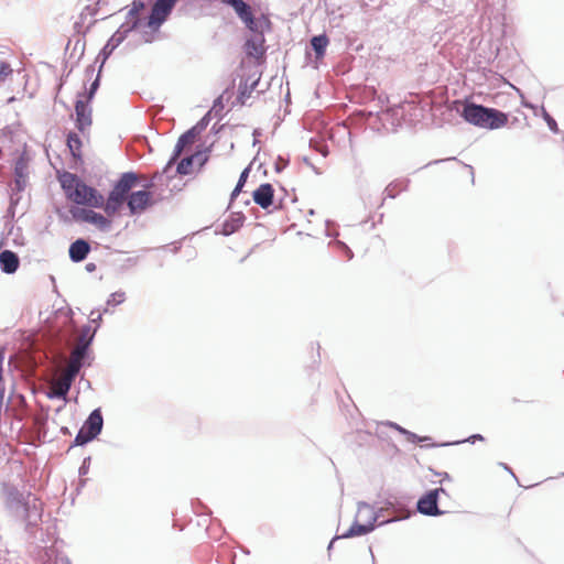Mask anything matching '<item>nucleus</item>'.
<instances>
[{"label": "nucleus", "instance_id": "nucleus-1", "mask_svg": "<svg viewBox=\"0 0 564 564\" xmlns=\"http://www.w3.org/2000/svg\"><path fill=\"white\" fill-rule=\"evenodd\" d=\"M6 508L14 517L23 519L26 527L37 525L42 518V503L32 494L26 496L17 487L4 485Z\"/></svg>", "mask_w": 564, "mask_h": 564}, {"label": "nucleus", "instance_id": "nucleus-2", "mask_svg": "<svg viewBox=\"0 0 564 564\" xmlns=\"http://www.w3.org/2000/svg\"><path fill=\"white\" fill-rule=\"evenodd\" d=\"M458 112L466 122L488 130L502 128L508 122L507 113L474 102L463 104V108Z\"/></svg>", "mask_w": 564, "mask_h": 564}, {"label": "nucleus", "instance_id": "nucleus-3", "mask_svg": "<svg viewBox=\"0 0 564 564\" xmlns=\"http://www.w3.org/2000/svg\"><path fill=\"white\" fill-rule=\"evenodd\" d=\"M138 181L134 172L122 173L110 191L105 205V213L112 216L121 208L124 202L128 203L129 192Z\"/></svg>", "mask_w": 564, "mask_h": 564}, {"label": "nucleus", "instance_id": "nucleus-4", "mask_svg": "<svg viewBox=\"0 0 564 564\" xmlns=\"http://www.w3.org/2000/svg\"><path fill=\"white\" fill-rule=\"evenodd\" d=\"M104 419L100 409L90 412L83 426L78 431L75 440V446H83L96 438L102 430Z\"/></svg>", "mask_w": 564, "mask_h": 564}, {"label": "nucleus", "instance_id": "nucleus-5", "mask_svg": "<svg viewBox=\"0 0 564 564\" xmlns=\"http://www.w3.org/2000/svg\"><path fill=\"white\" fill-rule=\"evenodd\" d=\"M177 1L178 0H155L145 26L153 30H159L160 26L167 20Z\"/></svg>", "mask_w": 564, "mask_h": 564}, {"label": "nucleus", "instance_id": "nucleus-6", "mask_svg": "<svg viewBox=\"0 0 564 564\" xmlns=\"http://www.w3.org/2000/svg\"><path fill=\"white\" fill-rule=\"evenodd\" d=\"M383 511H384L383 508L376 511L373 509V507H371L369 503L359 502L357 513H356V519L362 523L370 522L376 528L377 525L380 527V525H383V524H387L390 522H395V521H399V520H402V519H405L409 517L408 514L404 517H393L390 519H383L377 523V521L382 517Z\"/></svg>", "mask_w": 564, "mask_h": 564}, {"label": "nucleus", "instance_id": "nucleus-7", "mask_svg": "<svg viewBox=\"0 0 564 564\" xmlns=\"http://www.w3.org/2000/svg\"><path fill=\"white\" fill-rule=\"evenodd\" d=\"M228 6L235 10L236 14L249 31L258 30L259 24H269V21L265 18L256 19L251 7L243 0H230Z\"/></svg>", "mask_w": 564, "mask_h": 564}, {"label": "nucleus", "instance_id": "nucleus-8", "mask_svg": "<svg viewBox=\"0 0 564 564\" xmlns=\"http://www.w3.org/2000/svg\"><path fill=\"white\" fill-rule=\"evenodd\" d=\"M440 494H446V490L444 488H435L432 490H429L425 495H423L417 503H416V510L430 517H437L444 513L438 508V495Z\"/></svg>", "mask_w": 564, "mask_h": 564}, {"label": "nucleus", "instance_id": "nucleus-9", "mask_svg": "<svg viewBox=\"0 0 564 564\" xmlns=\"http://www.w3.org/2000/svg\"><path fill=\"white\" fill-rule=\"evenodd\" d=\"M268 25L269 24H259L258 30L250 31L252 33V35L246 41V44H245L246 53L249 56L258 58L264 54L265 40H264L263 29H264V26H268Z\"/></svg>", "mask_w": 564, "mask_h": 564}, {"label": "nucleus", "instance_id": "nucleus-10", "mask_svg": "<svg viewBox=\"0 0 564 564\" xmlns=\"http://www.w3.org/2000/svg\"><path fill=\"white\" fill-rule=\"evenodd\" d=\"M26 177H28V166L22 159H19L14 165V186L12 187V194L10 197L11 205L18 203L19 197L17 196L19 193L24 191L26 186Z\"/></svg>", "mask_w": 564, "mask_h": 564}, {"label": "nucleus", "instance_id": "nucleus-11", "mask_svg": "<svg viewBox=\"0 0 564 564\" xmlns=\"http://www.w3.org/2000/svg\"><path fill=\"white\" fill-rule=\"evenodd\" d=\"M151 204V193L142 189L132 192L129 195L127 206L129 208L130 215H139L143 213Z\"/></svg>", "mask_w": 564, "mask_h": 564}, {"label": "nucleus", "instance_id": "nucleus-12", "mask_svg": "<svg viewBox=\"0 0 564 564\" xmlns=\"http://www.w3.org/2000/svg\"><path fill=\"white\" fill-rule=\"evenodd\" d=\"M134 30H137L135 22L131 25H120L101 51L105 59L127 39L128 34Z\"/></svg>", "mask_w": 564, "mask_h": 564}, {"label": "nucleus", "instance_id": "nucleus-13", "mask_svg": "<svg viewBox=\"0 0 564 564\" xmlns=\"http://www.w3.org/2000/svg\"><path fill=\"white\" fill-rule=\"evenodd\" d=\"M79 371L80 370L76 369V367H70L67 365L66 369L64 370V372L62 373V376L59 377V379L56 382L55 393H54V395L56 398L64 399L67 395V393L69 392L70 387H72L75 378L79 373Z\"/></svg>", "mask_w": 564, "mask_h": 564}, {"label": "nucleus", "instance_id": "nucleus-14", "mask_svg": "<svg viewBox=\"0 0 564 564\" xmlns=\"http://www.w3.org/2000/svg\"><path fill=\"white\" fill-rule=\"evenodd\" d=\"M75 113H76V127L79 131L84 132L86 128L91 124V109L88 106V101L85 102L82 99H78L75 104Z\"/></svg>", "mask_w": 564, "mask_h": 564}, {"label": "nucleus", "instance_id": "nucleus-15", "mask_svg": "<svg viewBox=\"0 0 564 564\" xmlns=\"http://www.w3.org/2000/svg\"><path fill=\"white\" fill-rule=\"evenodd\" d=\"M373 530H375V525H372L370 522L362 523L356 519L355 522L351 524V527L346 532H344L339 536H335L330 541L327 549L329 551L333 547L334 542L338 539H349V538H354V536L366 535V534L372 532Z\"/></svg>", "mask_w": 564, "mask_h": 564}, {"label": "nucleus", "instance_id": "nucleus-16", "mask_svg": "<svg viewBox=\"0 0 564 564\" xmlns=\"http://www.w3.org/2000/svg\"><path fill=\"white\" fill-rule=\"evenodd\" d=\"M274 189L270 183L261 184L253 192V200L257 205H259L263 209H268L273 203Z\"/></svg>", "mask_w": 564, "mask_h": 564}, {"label": "nucleus", "instance_id": "nucleus-17", "mask_svg": "<svg viewBox=\"0 0 564 564\" xmlns=\"http://www.w3.org/2000/svg\"><path fill=\"white\" fill-rule=\"evenodd\" d=\"M90 249V245L87 240L78 238L69 246V258L75 263L82 262L87 258Z\"/></svg>", "mask_w": 564, "mask_h": 564}, {"label": "nucleus", "instance_id": "nucleus-18", "mask_svg": "<svg viewBox=\"0 0 564 564\" xmlns=\"http://www.w3.org/2000/svg\"><path fill=\"white\" fill-rule=\"evenodd\" d=\"M196 137L197 135L194 133V130H191V129H188L186 132L181 134V137L178 138V140H177V142L175 144L173 154H172L171 159L167 162L166 167L172 166L177 161V159L180 158V155L182 154L184 149L187 145H191L192 143H194Z\"/></svg>", "mask_w": 564, "mask_h": 564}, {"label": "nucleus", "instance_id": "nucleus-19", "mask_svg": "<svg viewBox=\"0 0 564 564\" xmlns=\"http://www.w3.org/2000/svg\"><path fill=\"white\" fill-rule=\"evenodd\" d=\"M20 265L18 254L11 250H3L0 252V269L6 274L17 272Z\"/></svg>", "mask_w": 564, "mask_h": 564}, {"label": "nucleus", "instance_id": "nucleus-20", "mask_svg": "<svg viewBox=\"0 0 564 564\" xmlns=\"http://www.w3.org/2000/svg\"><path fill=\"white\" fill-rule=\"evenodd\" d=\"M145 9V3L142 0H134L126 15V21L121 25H131L135 22L137 29L142 26L143 21L140 17L141 12Z\"/></svg>", "mask_w": 564, "mask_h": 564}, {"label": "nucleus", "instance_id": "nucleus-21", "mask_svg": "<svg viewBox=\"0 0 564 564\" xmlns=\"http://www.w3.org/2000/svg\"><path fill=\"white\" fill-rule=\"evenodd\" d=\"M88 348L89 341H86L83 345H76V347L72 350L68 366L76 367V369L80 370L88 355Z\"/></svg>", "mask_w": 564, "mask_h": 564}, {"label": "nucleus", "instance_id": "nucleus-22", "mask_svg": "<svg viewBox=\"0 0 564 564\" xmlns=\"http://www.w3.org/2000/svg\"><path fill=\"white\" fill-rule=\"evenodd\" d=\"M69 194V199L77 205H85L88 200V195L91 194V186L79 181L73 192Z\"/></svg>", "mask_w": 564, "mask_h": 564}, {"label": "nucleus", "instance_id": "nucleus-23", "mask_svg": "<svg viewBox=\"0 0 564 564\" xmlns=\"http://www.w3.org/2000/svg\"><path fill=\"white\" fill-rule=\"evenodd\" d=\"M245 216L241 213L230 215V217L224 223V235L228 236L237 231L243 224Z\"/></svg>", "mask_w": 564, "mask_h": 564}, {"label": "nucleus", "instance_id": "nucleus-24", "mask_svg": "<svg viewBox=\"0 0 564 564\" xmlns=\"http://www.w3.org/2000/svg\"><path fill=\"white\" fill-rule=\"evenodd\" d=\"M311 45L316 54V57L321 58L325 54L326 47L328 45V39L325 34L315 35L311 40Z\"/></svg>", "mask_w": 564, "mask_h": 564}, {"label": "nucleus", "instance_id": "nucleus-25", "mask_svg": "<svg viewBox=\"0 0 564 564\" xmlns=\"http://www.w3.org/2000/svg\"><path fill=\"white\" fill-rule=\"evenodd\" d=\"M67 147H68L73 158H75V159L82 158V153H80L82 139L79 138V135L77 133L69 132L67 134Z\"/></svg>", "mask_w": 564, "mask_h": 564}, {"label": "nucleus", "instance_id": "nucleus-26", "mask_svg": "<svg viewBox=\"0 0 564 564\" xmlns=\"http://www.w3.org/2000/svg\"><path fill=\"white\" fill-rule=\"evenodd\" d=\"M89 224L95 225L101 231H109L111 228V220L94 210L93 215H90Z\"/></svg>", "mask_w": 564, "mask_h": 564}, {"label": "nucleus", "instance_id": "nucleus-27", "mask_svg": "<svg viewBox=\"0 0 564 564\" xmlns=\"http://www.w3.org/2000/svg\"><path fill=\"white\" fill-rule=\"evenodd\" d=\"M387 425L397 430L399 433L405 435L408 441H410L411 443H419V442H424V441L429 440L427 436H419L415 433L408 431L406 429L400 426L399 424H397L394 422L389 421V422H387Z\"/></svg>", "mask_w": 564, "mask_h": 564}, {"label": "nucleus", "instance_id": "nucleus-28", "mask_svg": "<svg viewBox=\"0 0 564 564\" xmlns=\"http://www.w3.org/2000/svg\"><path fill=\"white\" fill-rule=\"evenodd\" d=\"M79 181L80 180L75 174L72 173H65L62 176L61 184L68 198L69 194H72L70 192L74 191Z\"/></svg>", "mask_w": 564, "mask_h": 564}, {"label": "nucleus", "instance_id": "nucleus-29", "mask_svg": "<svg viewBox=\"0 0 564 564\" xmlns=\"http://www.w3.org/2000/svg\"><path fill=\"white\" fill-rule=\"evenodd\" d=\"M88 200L85 205H89L95 208H104L106 205L105 197L94 187H91V194L88 195Z\"/></svg>", "mask_w": 564, "mask_h": 564}, {"label": "nucleus", "instance_id": "nucleus-30", "mask_svg": "<svg viewBox=\"0 0 564 564\" xmlns=\"http://www.w3.org/2000/svg\"><path fill=\"white\" fill-rule=\"evenodd\" d=\"M93 213H94L93 209L80 208V207H75V208L70 209V214H72L73 218L77 221H84V223L90 221V215H93Z\"/></svg>", "mask_w": 564, "mask_h": 564}, {"label": "nucleus", "instance_id": "nucleus-31", "mask_svg": "<svg viewBox=\"0 0 564 564\" xmlns=\"http://www.w3.org/2000/svg\"><path fill=\"white\" fill-rule=\"evenodd\" d=\"M95 334H96V328L91 329V327L89 325L83 326L80 329L78 340H77V345H83L86 341L87 343L89 341V346H90L94 340Z\"/></svg>", "mask_w": 564, "mask_h": 564}, {"label": "nucleus", "instance_id": "nucleus-32", "mask_svg": "<svg viewBox=\"0 0 564 564\" xmlns=\"http://www.w3.org/2000/svg\"><path fill=\"white\" fill-rule=\"evenodd\" d=\"M257 85V80H254L250 86H248L247 83L245 85L240 84L238 99L242 105L246 104V100L250 97Z\"/></svg>", "mask_w": 564, "mask_h": 564}, {"label": "nucleus", "instance_id": "nucleus-33", "mask_svg": "<svg viewBox=\"0 0 564 564\" xmlns=\"http://www.w3.org/2000/svg\"><path fill=\"white\" fill-rule=\"evenodd\" d=\"M194 159H195L194 155L186 156V158L182 159L176 166L177 173L182 174V175L189 174L191 169L193 166Z\"/></svg>", "mask_w": 564, "mask_h": 564}, {"label": "nucleus", "instance_id": "nucleus-34", "mask_svg": "<svg viewBox=\"0 0 564 564\" xmlns=\"http://www.w3.org/2000/svg\"><path fill=\"white\" fill-rule=\"evenodd\" d=\"M249 172H250V169L249 167H246L240 176H239V180H238V183L236 185V187L234 188L231 195H230V198L231 200L235 199L239 193L242 191V187L245 186L246 182H247V178L249 176Z\"/></svg>", "mask_w": 564, "mask_h": 564}, {"label": "nucleus", "instance_id": "nucleus-35", "mask_svg": "<svg viewBox=\"0 0 564 564\" xmlns=\"http://www.w3.org/2000/svg\"><path fill=\"white\" fill-rule=\"evenodd\" d=\"M126 300V293L123 291H117L109 295L106 305L107 306H116L123 303Z\"/></svg>", "mask_w": 564, "mask_h": 564}, {"label": "nucleus", "instance_id": "nucleus-36", "mask_svg": "<svg viewBox=\"0 0 564 564\" xmlns=\"http://www.w3.org/2000/svg\"><path fill=\"white\" fill-rule=\"evenodd\" d=\"M210 121V111H208L194 127L191 128V130H194V133L198 135L202 133Z\"/></svg>", "mask_w": 564, "mask_h": 564}, {"label": "nucleus", "instance_id": "nucleus-37", "mask_svg": "<svg viewBox=\"0 0 564 564\" xmlns=\"http://www.w3.org/2000/svg\"><path fill=\"white\" fill-rule=\"evenodd\" d=\"M542 117H543L544 121L546 122L549 129L552 132L556 133L558 131L557 123H556L555 119L545 110L544 107H542Z\"/></svg>", "mask_w": 564, "mask_h": 564}, {"label": "nucleus", "instance_id": "nucleus-38", "mask_svg": "<svg viewBox=\"0 0 564 564\" xmlns=\"http://www.w3.org/2000/svg\"><path fill=\"white\" fill-rule=\"evenodd\" d=\"M12 73L11 65L8 62L0 61V83L4 82Z\"/></svg>", "mask_w": 564, "mask_h": 564}, {"label": "nucleus", "instance_id": "nucleus-39", "mask_svg": "<svg viewBox=\"0 0 564 564\" xmlns=\"http://www.w3.org/2000/svg\"><path fill=\"white\" fill-rule=\"evenodd\" d=\"M476 441H484V436L481 434H474L471 436H469L468 438L464 440V441H456V442H452V443H445L444 445L447 446V445H457V444H460V443H464V442H469L471 444H474Z\"/></svg>", "mask_w": 564, "mask_h": 564}, {"label": "nucleus", "instance_id": "nucleus-40", "mask_svg": "<svg viewBox=\"0 0 564 564\" xmlns=\"http://www.w3.org/2000/svg\"><path fill=\"white\" fill-rule=\"evenodd\" d=\"M91 323L96 324V329L99 327L101 319H102V313L98 310H93L89 314Z\"/></svg>", "mask_w": 564, "mask_h": 564}, {"label": "nucleus", "instance_id": "nucleus-41", "mask_svg": "<svg viewBox=\"0 0 564 564\" xmlns=\"http://www.w3.org/2000/svg\"><path fill=\"white\" fill-rule=\"evenodd\" d=\"M89 462H90V457L84 458L83 464H82V466L78 469V473H79L80 476H84V475H86L88 473V470H89Z\"/></svg>", "mask_w": 564, "mask_h": 564}, {"label": "nucleus", "instance_id": "nucleus-42", "mask_svg": "<svg viewBox=\"0 0 564 564\" xmlns=\"http://www.w3.org/2000/svg\"><path fill=\"white\" fill-rule=\"evenodd\" d=\"M98 86H99V78L97 77V78L91 83V85H90V88H89V91H88V100H90V99L94 97V95H95V93H96V90H97Z\"/></svg>", "mask_w": 564, "mask_h": 564}, {"label": "nucleus", "instance_id": "nucleus-43", "mask_svg": "<svg viewBox=\"0 0 564 564\" xmlns=\"http://www.w3.org/2000/svg\"><path fill=\"white\" fill-rule=\"evenodd\" d=\"M336 243H337L339 247H341V248L344 249V251H345V253H346L347 258H348L349 260H351V259H352V257H354V253H352V251L349 249V247H348L345 242H343V241H337Z\"/></svg>", "mask_w": 564, "mask_h": 564}, {"label": "nucleus", "instance_id": "nucleus-44", "mask_svg": "<svg viewBox=\"0 0 564 564\" xmlns=\"http://www.w3.org/2000/svg\"><path fill=\"white\" fill-rule=\"evenodd\" d=\"M316 150L325 158L328 155V150H327V147L325 145H319L316 148Z\"/></svg>", "mask_w": 564, "mask_h": 564}, {"label": "nucleus", "instance_id": "nucleus-45", "mask_svg": "<svg viewBox=\"0 0 564 564\" xmlns=\"http://www.w3.org/2000/svg\"><path fill=\"white\" fill-rule=\"evenodd\" d=\"M3 360H4V354L0 349V380L2 379V365H3Z\"/></svg>", "mask_w": 564, "mask_h": 564}, {"label": "nucleus", "instance_id": "nucleus-46", "mask_svg": "<svg viewBox=\"0 0 564 564\" xmlns=\"http://www.w3.org/2000/svg\"><path fill=\"white\" fill-rule=\"evenodd\" d=\"M11 401H18L20 405L24 404V398L21 394L15 395L14 398L11 399Z\"/></svg>", "mask_w": 564, "mask_h": 564}, {"label": "nucleus", "instance_id": "nucleus-47", "mask_svg": "<svg viewBox=\"0 0 564 564\" xmlns=\"http://www.w3.org/2000/svg\"><path fill=\"white\" fill-rule=\"evenodd\" d=\"M85 269H86L87 272H94L96 270V264L93 263V262L87 263Z\"/></svg>", "mask_w": 564, "mask_h": 564}, {"label": "nucleus", "instance_id": "nucleus-48", "mask_svg": "<svg viewBox=\"0 0 564 564\" xmlns=\"http://www.w3.org/2000/svg\"><path fill=\"white\" fill-rule=\"evenodd\" d=\"M499 465H500L503 469H506L507 471H509V473L512 475V477H513V478H516V479H517V477H516V475L513 474L512 469H511L507 464H505V463H500Z\"/></svg>", "mask_w": 564, "mask_h": 564}, {"label": "nucleus", "instance_id": "nucleus-49", "mask_svg": "<svg viewBox=\"0 0 564 564\" xmlns=\"http://www.w3.org/2000/svg\"><path fill=\"white\" fill-rule=\"evenodd\" d=\"M441 475L443 477V480H449L451 479V476L447 473H443Z\"/></svg>", "mask_w": 564, "mask_h": 564}, {"label": "nucleus", "instance_id": "nucleus-50", "mask_svg": "<svg viewBox=\"0 0 564 564\" xmlns=\"http://www.w3.org/2000/svg\"><path fill=\"white\" fill-rule=\"evenodd\" d=\"M304 162H305L307 165L312 166V167H313V170H314L316 173H318V172H317V170H316V169H315V167H314V166L308 162V160H307V159H304Z\"/></svg>", "mask_w": 564, "mask_h": 564}, {"label": "nucleus", "instance_id": "nucleus-51", "mask_svg": "<svg viewBox=\"0 0 564 564\" xmlns=\"http://www.w3.org/2000/svg\"><path fill=\"white\" fill-rule=\"evenodd\" d=\"M386 192L388 193V196L393 197V195L391 194V189L389 187L386 189Z\"/></svg>", "mask_w": 564, "mask_h": 564}, {"label": "nucleus", "instance_id": "nucleus-52", "mask_svg": "<svg viewBox=\"0 0 564 564\" xmlns=\"http://www.w3.org/2000/svg\"><path fill=\"white\" fill-rule=\"evenodd\" d=\"M4 411H6V413L11 411V409H10V405H9V404H7V405L4 406Z\"/></svg>", "mask_w": 564, "mask_h": 564}, {"label": "nucleus", "instance_id": "nucleus-53", "mask_svg": "<svg viewBox=\"0 0 564 564\" xmlns=\"http://www.w3.org/2000/svg\"><path fill=\"white\" fill-rule=\"evenodd\" d=\"M108 312H109V306H107V305H106V307L102 310V312H101V313H105V314H106V313H108Z\"/></svg>", "mask_w": 564, "mask_h": 564}, {"label": "nucleus", "instance_id": "nucleus-54", "mask_svg": "<svg viewBox=\"0 0 564 564\" xmlns=\"http://www.w3.org/2000/svg\"><path fill=\"white\" fill-rule=\"evenodd\" d=\"M524 106L528 107V108H533V106L529 105V104H524Z\"/></svg>", "mask_w": 564, "mask_h": 564}, {"label": "nucleus", "instance_id": "nucleus-55", "mask_svg": "<svg viewBox=\"0 0 564 564\" xmlns=\"http://www.w3.org/2000/svg\"><path fill=\"white\" fill-rule=\"evenodd\" d=\"M224 3L228 4L230 0H221Z\"/></svg>", "mask_w": 564, "mask_h": 564}]
</instances>
